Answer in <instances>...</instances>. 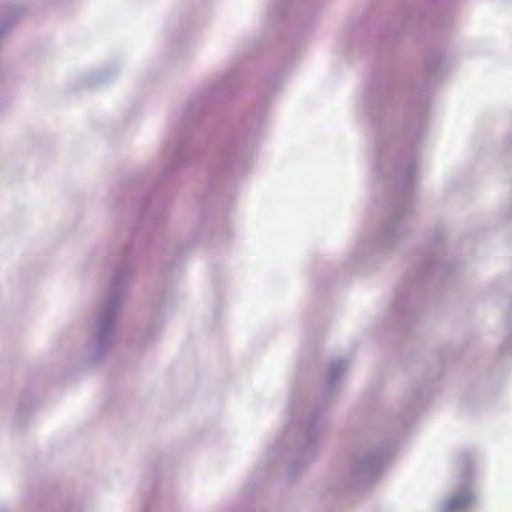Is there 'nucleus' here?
Wrapping results in <instances>:
<instances>
[{
	"label": "nucleus",
	"mask_w": 512,
	"mask_h": 512,
	"mask_svg": "<svg viewBox=\"0 0 512 512\" xmlns=\"http://www.w3.org/2000/svg\"><path fill=\"white\" fill-rule=\"evenodd\" d=\"M470 500V496L466 495L463 498H455L451 501L450 506L451 508H456L458 506H461L465 503H467Z\"/></svg>",
	"instance_id": "1"
}]
</instances>
